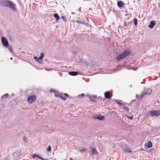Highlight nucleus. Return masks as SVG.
Masks as SVG:
<instances>
[{
	"label": "nucleus",
	"instance_id": "nucleus-1",
	"mask_svg": "<svg viewBox=\"0 0 160 160\" xmlns=\"http://www.w3.org/2000/svg\"><path fill=\"white\" fill-rule=\"evenodd\" d=\"M130 53V52L129 50H127L121 54L119 55L117 57L116 59L118 61H120L128 56Z\"/></svg>",
	"mask_w": 160,
	"mask_h": 160
},
{
	"label": "nucleus",
	"instance_id": "nucleus-2",
	"mask_svg": "<svg viewBox=\"0 0 160 160\" xmlns=\"http://www.w3.org/2000/svg\"><path fill=\"white\" fill-rule=\"evenodd\" d=\"M150 114L152 117L158 116L160 115V111H152L150 112Z\"/></svg>",
	"mask_w": 160,
	"mask_h": 160
},
{
	"label": "nucleus",
	"instance_id": "nucleus-3",
	"mask_svg": "<svg viewBox=\"0 0 160 160\" xmlns=\"http://www.w3.org/2000/svg\"><path fill=\"white\" fill-rule=\"evenodd\" d=\"M36 100V97L34 96H30L28 98V101L29 103H32Z\"/></svg>",
	"mask_w": 160,
	"mask_h": 160
},
{
	"label": "nucleus",
	"instance_id": "nucleus-4",
	"mask_svg": "<svg viewBox=\"0 0 160 160\" xmlns=\"http://www.w3.org/2000/svg\"><path fill=\"white\" fill-rule=\"evenodd\" d=\"M10 1L6 0H2L0 2V4L3 7H8Z\"/></svg>",
	"mask_w": 160,
	"mask_h": 160
},
{
	"label": "nucleus",
	"instance_id": "nucleus-5",
	"mask_svg": "<svg viewBox=\"0 0 160 160\" xmlns=\"http://www.w3.org/2000/svg\"><path fill=\"white\" fill-rule=\"evenodd\" d=\"M2 42L4 46L7 47L8 46V41L4 37H2Z\"/></svg>",
	"mask_w": 160,
	"mask_h": 160
},
{
	"label": "nucleus",
	"instance_id": "nucleus-6",
	"mask_svg": "<svg viewBox=\"0 0 160 160\" xmlns=\"http://www.w3.org/2000/svg\"><path fill=\"white\" fill-rule=\"evenodd\" d=\"M69 75L72 76H76L78 74H81V73L79 72H68Z\"/></svg>",
	"mask_w": 160,
	"mask_h": 160
},
{
	"label": "nucleus",
	"instance_id": "nucleus-7",
	"mask_svg": "<svg viewBox=\"0 0 160 160\" xmlns=\"http://www.w3.org/2000/svg\"><path fill=\"white\" fill-rule=\"evenodd\" d=\"M122 148L125 152H132V149L129 148L124 147L122 146Z\"/></svg>",
	"mask_w": 160,
	"mask_h": 160
},
{
	"label": "nucleus",
	"instance_id": "nucleus-8",
	"mask_svg": "<svg viewBox=\"0 0 160 160\" xmlns=\"http://www.w3.org/2000/svg\"><path fill=\"white\" fill-rule=\"evenodd\" d=\"M94 118L95 119H97L100 120H102L104 119V118L103 116L98 115H97L96 116H94Z\"/></svg>",
	"mask_w": 160,
	"mask_h": 160
},
{
	"label": "nucleus",
	"instance_id": "nucleus-9",
	"mask_svg": "<svg viewBox=\"0 0 160 160\" xmlns=\"http://www.w3.org/2000/svg\"><path fill=\"white\" fill-rule=\"evenodd\" d=\"M8 7L10 8L13 11H15L16 10V8L14 5L11 2H10Z\"/></svg>",
	"mask_w": 160,
	"mask_h": 160
},
{
	"label": "nucleus",
	"instance_id": "nucleus-10",
	"mask_svg": "<svg viewBox=\"0 0 160 160\" xmlns=\"http://www.w3.org/2000/svg\"><path fill=\"white\" fill-rule=\"evenodd\" d=\"M156 22L155 21H151L150 22V24L149 25V27L151 29L153 28L154 26L155 25Z\"/></svg>",
	"mask_w": 160,
	"mask_h": 160
},
{
	"label": "nucleus",
	"instance_id": "nucleus-11",
	"mask_svg": "<svg viewBox=\"0 0 160 160\" xmlns=\"http://www.w3.org/2000/svg\"><path fill=\"white\" fill-rule=\"evenodd\" d=\"M152 92V90L151 89H147L145 92L146 95H149Z\"/></svg>",
	"mask_w": 160,
	"mask_h": 160
},
{
	"label": "nucleus",
	"instance_id": "nucleus-12",
	"mask_svg": "<svg viewBox=\"0 0 160 160\" xmlns=\"http://www.w3.org/2000/svg\"><path fill=\"white\" fill-rule=\"evenodd\" d=\"M97 151L94 148H92L91 149V152L90 153L91 155V154L93 155L94 154H97Z\"/></svg>",
	"mask_w": 160,
	"mask_h": 160
},
{
	"label": "nucleus",
	"instance_id": "nucleus-13",
	"mask_svg": "<svg viewBox=\"0 0 160 160\" xmlns=\"http://www.w3.org/2000/svg\"><path fill=\"white\" fill-rule=\"evenodd\" d=\"M104 96L105 98H107L109 99L111 98V97L110 96L109 93L108 91L105 92Z\"/></svg>",
	"mask_w": 160,
	"mask_h": 160
},
{
	"label": "nucleus",
	"instance_id": "nucleus-14",
	"mask_svg": "<svg viewBox=\"0 0 160 160\" xmlns=\"http://www.w3.org/2000/svg\"><path fill=\"white\" fill-rule=\"evenodd\" d=\"M77 23H78L80 24H86L85 21H84L83 20H77L75 21Z\"/></svg>",
	"mask_w": 160,
	"mask_h": 160
},
{
	"label": "nucleus",
	"instance_id": "nucleus-15",
	"mask_svg": "<svg viewBox=\"0 0 160 160\" xmlns=\"http://www.w3.org/2000/svg\"><path fill=\"white\" fill-rule=\"evenodd\" d=\"M118 6L119 7H123V3L121 1H118L117 3Z\"/></svg>",
	"mask_w": 160,
	"mask_h": 160
},
{
	"label": "nucleus",
	"instance_id": "nucleus-16",
	"mask_svg": "<svg viewBox=\"0 0 160 160\" xmlns=\"http://www.w3.org/2000/svg\"><path fill=\"white\" fill-rule=\"evenodd\" d=\"M54 16L55 17V18L56 19L57 21L59 20V17L58 15L57 14V13L54 14Z\"/></svg>",
	"mask_w": 160,
	"mask_h": 160
},
{
	"label": "nucleus",
	"instance_id": "nucleus-17",
	"mask_svg": "<svg viewBox=\"0 0 160 160\" xmlns=\"http://www.w3.org/2000/svg\"><path fill=\"white\" fill-rule=\"evenodd\" d=\"M152 146V143L150 141H149L147 143V147L148 148H150Z\"/></svg>",
	"mask_w": 160,
	"mask_h": 160
},
{
	"label": "nucleus",
	"instance_id": "nucleus-18",
	"mask_svg": "<svg viewBox=\"0 0 160 160\" xmlns=\"http://www.w3.org/2000/svg\"><path fill=\"white\" fill-rule=\"evenodd\" d=\"M133 21L134 22V24L136 26L137 24V20L136 18H134L133 19Z\"/></svg>",
	"mask_w": 160,
	"mask_h": 160
},
{
	"label": "nucleus",
	"instance_id": "nucleus-19",
	"mask_svg": "<svg viewBox=\"0 0 160 160\" xmlns=\"http://www.w3.org/2000/svg\"><path fill=\"white\" fill-rule=\"evenodd\" d=\"M9 96V95L8 93H6L3 96L1 97V98L2 99H3L5 98H7Z\"/></svg>",
	"mask_w": 160,
	"mask_h": 160
},
{
	"label": "nucleus",
	"instance_id": "nucleus-20",
	"mask_svg": "<svg viewBox=\"0 0 160 160\" xmlns=\"http://www.w3.org/2000/svg\"><path fill=\"white\" fill-rule=\"evenodd\" d=\"M64 97L65 96H64L63 94H60V97L61 98V99L64 100H65L66 98H65Z\"/></svg>",
	"mask_w": 160,
	"mask_h": 160
},
{
	"label": "nucleus",
	"instance_id": "nucleus-21",
	"mask_svg": "<svg viewBox=\"0 0 160 160\" xmlns=\"http://www.w3.org/2000/svg\"><path fill=\"white\" fill-rule=\"evenodd\" d=\"M95 98H96L95 97H90L89 98V100L90 101L94 102V100L95 99Z\"/></svg>",
	"mask_w": 160,
	"mask_h": 160
},
{
	"label": "nucleus",
	"instance_id": "nucleus-22",
	"mask_svg": "<svg viewBox=\"0 0 160 160\" xmlns=\"http://www.w3.org/2000/svg\"><path fill=\"white\" fill-rule=\"evenodd\" d=\"M32 157L33 158H34L35 157H37V158H39V159H40L41 158V157L39 156L38 155H37L36 154H34L32 156Z\"/></svg>",
	"mask_w": 160,
	"mask_h": 160
},
{
	"label": "nucleus",
	"instance_id": "nucleus-23",
	"mask_svg": "<svg viewBox=\"0 0 160 160\" xmlns=\"http://www.w3.org/2000/svg\"><path fill=\"white\" fill-rule=\"evenodd\" d=\"M44 56V54L42 52L40 54V57H39V58H40V59H41L43 58V57Z\"/></svg>",
	"mask_w": 160,
	"mask_h": 160
},
{
	"label": "nucleus",
	"instance_id": "nucleus-24",
	"mask_svg": "<svg viewBox=\"0 0 160 160\" xmlns=\"http://www.w3.org/2000/svg\"><path fill=\"white\" fill-rule=\"evenodd\" d=\"M38 62L39 63L42 64V61L41 59H40V58H39L38 60H37Z\"/></svg>",
	"mask_w": 160,
	"mask_h": 160
},
{
	"label": "nucleus",
	"instance_id": "nucleus-25",
	"mask_svg": "<svg viewBox=\"0 0 160 160\" xmlns=\"http://www.w3.org/2000/svg\"><path fill=\"white\" fill-rule=\"evenodd\" d=\"M87 149L84 148H83L82 150H79V151L82 152H84L86 151Z\"/></svg>",
	"mask_w": 160,
	"mask_h": 160
},
{
	"label": "nucleus",
	"instance_id": "nucleus-26",
	"mask_svg": "<svg viewBox=\"0 0 160 160\" xmlns=\"http://www.w3.org/2000/svg\"><path fill=\"white\" fill-rule=\"evenodd\" d=\"M145 95H146L145 94V92H142L141 95L140 96V98H143V97H144Z\"/></svg>",
	"mask_w": 160,
	"mask_h": 160
},
{
	"label": "nucleus",
	"instance_id": "nucleus-27",
	"mask_svg": "<svg viewBox=\"0 0 160 160\" xmlns=\"http://www.w3.org/2000/svg\"><path fill=\"white\" fill-rule=\"evenodd\" d=\"M61 18H62V19H63V20L64 21H67V19L65 17H64V16H62V17H61Z\"/></svg>",
	"mask_w": 160,
	"mask_h": 160
},
{
	"label": "nucleus",
	"instance_id": "nucleus-28",
	"mask_svg": "<svg viewBox=\"0 0 160 160\" xmlns=\"http://www.w3.org/2000/svg\"><path fill=\"white\" fill-rule=\"evenodd\" d=\"M47 151H51V147L50 146H48L47 148Z\"/></svg>",
	"mask_w": 160,
	"mask_h": 160
},
{
	"label": "nucleus",
	"instance_id": "nucleus-29",
	"mask_svg": "<svg viewBox=\"0 0 160 160\" xmlns=\"http://www.w3.org/2000/svg\"><path fill=\"white\" fill-rule=\"evenodd\" d=\"M115 102L117 103H118V104H119L120 105H122V103H121V102L118 101L117 100H116Z\"/></svg>",
	"mask_w": 160,
	"mask_h": 160
},
{
	"label": "nucleus",
	"instance_id": "nucleus-30",
	"mask_svg": "<svg viewBox=\"0 0 160 160\" xmlns=\"http://www.w3.org/2000/svg\"><path fill=\"white\" fill-rule=\"evenodd\" d=\"M34 58L36 61H37L38 60V57H36V56L34 57Z\"/></svg>",
	"mask_w": 160,
	"mask_h": 160
},
{
	"label": "nucleus",
	"instance_id": "nucleus-31",
	"mask_svg": "<svg viewBox=\"0 0 160 160\" xmlns=\"http://www.w3.org/2000/svg\"><path fill=\"white\" fill-rule=\"evenodd\" d=\"M124 108L126 110L128 111L129 109H128V107H124Z\"/></svg>",
	"mask_w": 160,
	"mask_h": 160
},
{
	"label": "nucleus",
	"instance_id": "nucleus-32",
	"mask_svg": "<svg viewBox=\"0 0 160 160\" xmlns=\"http://www.w3.org/2000/svg\"><path fill=\"white\" fill-rule=\"evenodd\" d=\"M50 92H53L54 93H55V90H52V89H51V90H50Z\"/></svg>",
	"mask_w": 160,
	"mask_h": 160
},
{
	"label": "nucleus",
	"instance_id": "nucleus-33",
	"mask_svg": "<svg viewBox=\"0 0 160 160\" xmlns=\"http://www.w3.org/2000/svg\"><path fill=\"white\" fill-rule=\"evenodd\" d=\"M63 95L64 96H66L67 97H68V95L67 93H65Z\"/></svg>",
	"mask_w": 160,
	"mask_h": 160
},
{
	"label": "nucleus",
	"instance_id": "nucleus-34",
	"mask_svg": "<svg viewBox=\"0 0 160 160\" xmlns=\"http://www.w3.org/2000/svg\"><path fill=\"white\" fill-rule=\"evenodd\" d=\"M80 96L81 97H84V94H81Z\"/></svg>",
	"mask_w": 160,
	"mask_h": 160
},
{
	"label": "nucleus",
	"instance_id": "nucleus-35",
	"mask_svg": "<svg viewBox=\"0 0 160 160\" xmlns=\"http://www.w3.org/2000/svg\"><path fill=\"white\" fill-rule=\"evenodd\" d=\"M9 51L11 52H12V49L11 48H9Z\"/></svg>",
	"mask_w": 160,
	"mask_h": 160
},
{
	"label": "nucleus",
	"instance_id": "nucleus-36",
	"mask_svg": "<svg viewBox=\"0 0 160 160\" xmlns=\"http://www.w3.org/2000/svg\"><path fill=\"white\" fill-rule=\"evenodd\" d=\"M40 159H41V160H48L47 159H43L41 157V158H40Z\"/></svg>",
	"mask_w": 160,
	"mask_h": 160
},
{
	"label": "nucleus",
	"instance_id": "nucleus-37",
	"mask_svg": "<svg viewBox=\"0 0 160 160\" xmlns=\"http://www.w3.org/2000/svg\"><path fill=\"white\" fill-rule=\"evenodd\" d=\"M128 118L130 119H132L133 118V116H132L131 117H128Z\"/></svg>",
	"mask_w": 160,
	"mask_h": 160
},
{
	"label": "nucleus",
	"instance_id": "nucleus-38",
	"mask_svg": "<svg viewBox=\"0 0 160 160\" xmlns=\"http://www.w3.org/2000/svg\"><path fill=\"white\" fill-rule=\"evenodd\" d=\"M122 106V107H123L124 108V107H125V105H124V104H123V103H122V105H121Z\"/></svg>",
	"mask_w": 160,
	"mask_h": 160
},
{
	"label": "nucleus",
	"instance_id": "nucleus-39",
	"mask_svg": "<svg viewBox=\"0 0 160 160\" xmlns=\"http://www.w3.org/2000/svg\"><path fill=\"white\" fill-rule=\"evenodd\" d=\"M55 96L56 97H58V94H56V93H55Z\"/></svg>",
	"mask_w": 160,
	"mask_h": 160
},
{
	"label": "nucleus",
	"instance_id": "nucleus-40",
	"mask_svg": "<svg viewBox=\"0 0 160 160\" xmlns=\"http://www.w3.org/2000/svg\"><path fill=\"white\" fill-rule=\"evenodd\" d=\"M45 69L46 70H47V71H49V70H49V69H48V68H45Z\"/></svg>",
	"mask_w": 160,
	"mask_h": 160
},
{
	"label": "nucleus",
	"instance_id": "nucleus-41",
	"mask_svg": "<svg viewBox=\"0 0 160 160\" xmlns=\"http://www.w3.org/2000/svg\"><path fill=\"white\" fill-rule=\"evenodd\" d=\"M70 160H73L72 158H70Z\"/></svg>",
	"mask_w": 160,
	"mask_h": 160
},
{
	"label": "nucleus",
	"instance_id": "nucleus-42",
	"mask_svg": "<svg viewBox=\"0 0 160 160\" xmlns=\"http://www.w3.org/2000/svg\"><path fill=\"white\" fill-rule=\"evenodd\" d=\"M10 59V60H12V58H11Z\"/></svg>",
	"mask_w": 160,
	"mask_h": 160
},
{
	"label": "nucleus",
	"instance_id": "nucleus-43",
	"mask_svg": "<svg viewBox=\"0 0 160 160\" xmlns=\"http://www.w3.org/2000/svg\"><path fill=\"white\" fill-rule=\"evenodd\" d=\"M133 69L134 70H136V69H134V68H133Z\"/></svg>",
	"mask_w": 160,
	"mask_h": 160
},
{
	"label": "nucleus",
	"instance_id": "nucleus-44",
	"mask_svg": "<svg viewBox=\"0 0 160 160\" xmlns=\"http://www.w3.org/2000/svg\"><path fill=\"white\" fill-rule=\"evenodd\" d=\"M125 25H126V22H125Z\"/></svg>",
	"mask_w": 160,
	"mask_h": 160
},
{
	"label": "nucleus",
	"instance_id": "nucleus-45",
	"mask_svg": "<svg viewBox=\"0 0 160 160\" xmlns=\"http://www.w3.org/2000/svg\"><path fill=\"white\" fill-rule=\"evenodd\" d=\"M130 87H131V88L132 87V85H131L130 86Z\"/></svg>",
	"mask_w": 160,
	"mask_h": 160
}]
</instances>
